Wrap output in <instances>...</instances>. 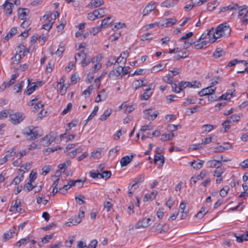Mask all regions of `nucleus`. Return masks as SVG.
I'll use <instances>...</instances> for the list:
<instances>
[{
    "instance_id": "39",
    "label": "nucleus",
    "mask_w": 248,
    "mask_h": 248,
    "mask_svg": "<svg viewBox=\"0 0 248 248\" xmlns=\"http://www.w3.org/2000/svg\"><path fill=\"white\" fill-rule=\"evenodd\" d=\"M163 226L158 223L157 225H155L154 227L155 231H158L159 233H163L166 232V231L163 229Z\"/></svg>"
},
{
    "instance_id": "36",
    "label": "nucleus",
    "mask_w": 248,
    "mask_h": 248,
    "mask_svg": "<svg viewBox=\"0 0 248 248\" xmlns=\"http://www.w3.org/2000/svg\"><path fill=\"white\" fill-rule=\"evenodd\" d=\"M230 190L229 186H225L223 187L220 191L219 194L222 197H225L228 194V191Z\"/></svg>"
},
{
    "instance_id": "2",
    "label": "nucleus",
    "mask_w": 248,
    "mask_h": 248,
    "mask_svg": "<svg viewBox=\"0 0 248 248\" xmlns=\"http://www.w3.org/2000/svg\"><path fill=\"white\" fill-rule=\"evenodd\" d=\"M23 133L27 136H30L29 139L31 140L38 139L42 135L41 128L38 126L34 127L33 125L25 128Z\"/></svg>"
},
{
    "instance_id": "53",
    "label": "nucleus",
    "mask_w": 248,
    "mask_h": 248,
    "mask_svg": "<svg viewBox=\"0 0 248 248\" xmlns=\"http://www.w3.org/2000/svg\"><path fill=\"white\" fill-rule=\"evenodd\" d=\"M240 117L239 115L234 114L231 116L229 120L231 123H232L238 121L240 120Z\"/></svg>"
},
{
    "instance_id": "21",
    "label": "nucleus",
    "mask_w": 248,
    "mask_h": 248,
    "mask_svg": "<svg viewBox=\"0 0 248 248\" xmlns=\"http://www.w3.org/2000/svg\"><path fill=\"white\" fill-rule=\"evenodd\" d=\"M81 221V219L79 218V217H77L75 216L73 218L70 219V221L69 222H66L65 225L66 226L69 227L71 226V224H72L74 225H76L79 224Z\"/></svg>"
},
{
    "instance_id": "30",
    "label": "nucleus",
    "mask_w": 248,
    "mask_h": 248,
    "mask_svg": "<svg viewBox=\"0 0 248 248\" xmlns=\"http://www.w3.org/2000/svg\"><path fill=\"white\" fill-rule=\"evenodd\" d=\"M248 13V7L246 5H244L242 7V9L239 12V16H246Z\"/></svg>"
},
{
    "instance_id": "56",
    "label": "nucleus",
    "mask_w": 248,
    "mask_h": 248,
    "mask_svg": "<svg viewBox=\"0 0 248 248\" xmlns=\"http://www.w3.org/2000/svg\"><path fill=\"white\" fill-rule=\"evenodd\" d=\"M36 174L37 173L36 172H33V170H32L29 175V179L28 181L31 183L33 182L36 178Z\"/></svg>"
},
{
    "instance_id": "34",
    "label": "nucleus",
    "mask_w": 248,
    "mask_h": 248,
    "mask_svg": "<svg viewBox=\"0 0 248 248\" xmlns=\"http://www.w3.org/2000/svg\"><path fill=\"white\" fill-rule=\"evenodd\" d=\"M144 175H140L139 176V177L135 178L134 179H133L134 183L131 185V187L135 186L136 184H138L139 183L143 182L144 181Z\"/></svg>"
},
{
    "instance_id": "49",
    "label": "nucleus",
    "mask_w": 248,
    "mask_h": 248,
    "mask_svg": "<svg viewBox=\"0 0 248 248\" xmlns=\"http://www.w3.org/2000/svg\"><path fill=\"white\" fill-rule=\"evenodd\" d=\"M105 208L107 209V212H109L113 207L112 204L109 201H105L104 202Z\"/></svg>"
},
{
    "instance_id": "17",
    "label": "nucleus",
    "mask_w": 248,
    "mask_h": 248,
    "mask_svg": "<svg viewBox=\"0 0 248 248\" xmlns=\"http://www.w3.org/2000/svg\"><path fill=\"white\" fill-rule=\"evenodd\" d=\"M104 3L103 0H91L88 6H91V8H96L99 7Z\"/></svg>"
},
{
    "instance_id": "32",
    "label": "nucleus",
    "mask_w": 248,
    "mask_h": 248,
    "mask_svg": "<svg viewBox=\"0 0 248 248\" xmlns=\"http://www.w3.org/2000/svg\"><path fill=\"white\" fill-rule=\"evenodd\" d=\"M111 175V172L110 170L103 171L101 173V178L105 179L106 180L109 178Z\"/></svg>"
},
{
    "instance_id": "60",
    "label": "nucleus",
    "mask_w": 248,
    "mask_h": 248,
    "mask_svg": "<svg viewBox=\"0 0 248 248\" xmlns=\"http://www.w3.org/2000/svg\"><path fill=\"white\" fill-rule=\"evenodd\" d=\"M194 0H191V3L186 5L184 8V10L185 11H188L192 9L196 4V2H194Z\"/></svg>"
},
{
    "instance_id": "27",
    "label": "nucleus",
    "mask_w": 248,
    "mask_h": 248,
    "mask_svg": "<svg viewBox=\"0 0 248 248\" xmlns=\"http://www.w3.org/2000/svg\"><path fill=\"white\" fill-rule=\"evenodd\" d=\"M85 199V196L81 194L79 195L78 196L75 197L76 202L79 205L85 204L86 202L84 200Z\"/></svg>"
},
{
    "instance_id": "62",
    "label": "nucleus",
    "mask_w": 248,
    "mask_h": 248,
    "mask_svg": "<svg viewBox=\"0 0 248 248\" xmlns=\"http://www.w3.org/2000/svg\"><path fill=\"white\" fill-rule=\"evenodd\" d=\"M23 175H22L21 177H19L17 176L12 181V184H14L15 185L18 184L23 179Z\"/></svg>"
},
{
    "instance_id": "48",
    "label": "nucleus",
    "mask_w": 248,
    "mask_h": 248,
    "mask_svg": "<svg viewBox=\"0 0 248 248\" xmlns=\"http://www.w3.org/2000/svg\"><path fill=\"white\" fill-rule=\"evenodd\" d=\"M208 173V172L206 170H202L200 174L198 175L197 176H196L197 179L200 180L203 179L207 175Z\"/></svg>"
},
{
    "instance_id": "54",
    "label": "nucleus",
    "mask_w": 248,
    "mask_h": 248,
    "mask_svg": "<svg viewBox=\"0 0 248 248\" xmlns=\"http://www.w3.org/2000/svg\"><path fill=\"white\" fill-rule=\"evenodd\" d=\"M85 181V178L84 179H78L75 180V186H77L79 188L82 187Z\"/></svg>"
},
{
    "instance_id": "50",
    "label": "nucleus",
    "mask_w": 248,
    "mask_h": 248,
    "mask_svg": "<svg viewBox=\"0 0 248 248\" xmlns=\"http://www.w3.org/2000/svg\"><path fill=\"white\" fill-rule=\"evenodd\" d=\"M98 109H99L98 107L95 106L94 108V109H93V112L91 113V114L88 117V119L86 120V121L91 120L96 114V113L98 111Z\"/></svg>"
},
{
    "instance_id": "29",
    "label": "nucleus",
    "mask_w": 248,
    "mask_h": 248,
    "mask_svg": "<svg viewBox=\"0 0 248 248\" xmlns=\"http://www.w3.org/2000/svg\"><path fill=\"white\" fill-rule=\"evenodd\" d=\"M110 17H108L102 20V23L100 26L102 28H105L108 27V26L111 23V21H109L110 20Z\"/></svg>"
},
{
    "instance_id": "12",
    "label": "nucleus",
    "mask_w": 248,
    "mask_h": 248,
    "mask_svg": "<svg viewBox=\"0 0 248 248\" xmlns=\"http://www.w3.org/2000/svg\"><path fill=\"white\" fill-rule=\"evenodd\" d=\"M16 228L14 226L9 229V231L5 232L3 235V239L4 241H6L12 238L15 233Z\"/></svg>"
},
{
    "instance_id": "26",
    "label": "nucleus",
    "mask_w": 248,
    "mask_h": 248,
    "mask_svg": "<svg viewBox=\"0 0 248 248\" xmlns=\"http://www.w3.org/2000/svg\"><path fill=\"white\" fill-rule=\"evenodd\" d=\"M216 127V125L207 124H204L202 126V129L203 130L202 133L209 132L212 129Z\"/></svg>"
},
{
    "instance_id": "23",
    "label": "nucleus",
    "mask_w": 248,
    "mask_h": 248,
    "mask_svg": "<svg viewBox=\"0 0 248 248\" xmlns=\"http://www.w3.org/2000/svg\"><path fill=\"white\" fill-rule=\"evenodd\" d=\"M190 165L195 169L199 170L202 167L204 163L203 160H200V162L196 163V161L194 160L192 162L189 163Z\"/></svg>"
},
{
    "instance_id": "37",
    "label": "nucleus",
    "mask_w": 248,
    "mask_h": 248,
    "mask_svg": "<svg viewBox=\"0 0 248 248\" xmlns=\"http://www.w3.org/2000/svg\"><path fill=\"white\" fill-rule=\"evenodd\" d=\"M21 59L22 57L21 55L17 53H16L15 56L12 58V60L13 61V63L15 64H18L20 62Z\"/></svg>"
},
{
    "instance_id": "47",
    "label": "nucleus",
    "mask_w": 248,
    "mask_h": 248,
    "mask_svg": "<svg viewBox=\"0 0 248 248\" xmlns=\"http://www.w3.org/2000/svg\"><path fill=\"white\" fill-rule=\"evenodd\" d=\"M232 93H226L223 94L220 96L218 97V100H226L228 99H230V97L232 96Z\"/></svg>"
},
{
    "instance_id": "44",
    "label": "nucleus",
    "mask_w": 248,
    "mask_h": 248,
    "mask_svg": "<svg viewBox=\"0 0 248 248\" xmlns=\"http://www.w3.org/2000/svg\"><path fill=\"white\" fill-rule=\"evenodd\" d=\"M53 24V22H52L51 20H49L47 23L42 26V28L49 31L51 29Z\"/></svg>"
},
{
    "instance_id": "51",
    "label": "nucleus",
    "mask_w": 248,
    "mask_h": 248,
    "mask_svg": "<svg viewBox=\"0 0 248 248\" xmlns=\"http://www.w3.org/2000/svg\"><path fill=\"white\" fill-rule=\"evenodd\" d=\"M37 88V85L36 83H34V85L31 87L29 88L26 91V93L28 95H30Z\"/></svg>"
},
{
    "instance_id": "52",
    "label": "nucleus",
    "mask_w": 248,
    "mask_h": 248,
    "mask_svg": "<svg viewBox=\"0 0 248 248\" xmlns=\"http://www.w3.org/2000/svg\"><path fill=\"white\" fill-rule=\"evenodd\" d=\"M98 12L99 17L102 18L104 17L106 15V11L107 10L105 8H101L97 9Z\"/></svg>"
},
{
    "instance_id": "33",
    "label": "nucleus",
    "mask_w": 248,
    "mask_h": 248,
    "mask_svg": "<svg viewBox=\"0 0 248 248\" xmlns=\"http://www.w3.org/2000/svg\"><path fill=\"white\" fill-rule=\"evenodd\" d=\"M16 148L13 147V148L10 149V150H8L6 152V155L5 156L8 159V158L15 155H16Z\"/></svg>"
},
{
    "instance_id": "45",
    "label": "nucleus",
    "mask_w": 248,
    "mask_h": 248,
    "mask_svg": "<svg viewBox=\"0 0 248 248\" xmlns=\"http://www.w3.org/2000/svg\"><path fill=\"white\" fill-rule=\"evenodd\" d=\"M224 170H223L221 167L218 168V169H217L216 170H215L214 171V175L215 176H216V177H220L222 174L224 172Z\"/></svg>"
},
{
    "instance_id": "4",
    "label": "nucleus",
    "mask_w": 248,
    "mask_h": 248,
    "mask_svg": "<svg viewBox=\"0 0 248 248\" xmlns=\"http://www.w3.org/2000/svg\"><path fill=\"white\" fill-rule=\"evenodd\" d=\"M190 82L188 81H181L179 83V86L176 84L172 85V90L175 93H179L186 87H190Z\"/></svg>"
},
{
    "instance_id": "59",
    "label": "nucleus",
    "mask_w": 248,
    "mask_h": 248,
    "mask_svg": "<svg viewBox=\"0 0 248 248\" xmlns=\"http://www.w3.org/2000/svg\"><path fill=\"white\" fill-rule=\"evenodd\" d=\"M30 237H27L25 238H23L18 241L16 243V246L18 247H20L21 245L27 243V241L29 240Z\"/></svg>"
},
{
    "instance_id": "64",
    "label": "nucleus",
    "mask_w": 248,
    "mask_h": 248,
    "mask_svg": "<svg viewBox=\"0 0 248 248\" xmlns=\"http://www.w3.org/2000/svg\"><path fill=\"white\" fill-rule=\"evenodd\" d=\"M208 99L209 101H216L218 100V97H217L214 93L210 94L208 97Z\"/></svg>"
},
{
    "instance_id": "43",
    "label": "nucleus",
    "mask_w": 248,
    "mask_h": 248,
    "mask_svg": "<svg viewBox=\"0 0 248 248\" xmlns=\"http://www.w3.org/2000/svg\"><path fill=\"white\" fill-rule=\"evenodd\" d=\"M178 127L181 128V125L170 124L168 126L167 128L168 131L176 132L175 131Z\"/></svg>"
},
{
    "instance_id": "42",
    "label": "nucleus",
    "mask_w": 248,
    "mask_h": 248,
    "mask_svg": "<svg viewBox=\"0 0 248 248\" xmlns=\"http://www.w3.org/2000/svg\"><path fill=\"white\" fill-rule=\"evenodd\" d=\"M80 63L81 66L83 67L87 66L90 63V60L87 58V55H86V56L82 58V60Z\"/></svg>"
},
{
    "instance_id": "63",
    "label": "nucleus",
    "mask_w": 248,
    "mask_h": 248,
    "mask_svg": "<svg viewBox=\"0 0 248 248\" xmlns=\"http://www.w3.org/2000/svg\"><path fill=\"white\" fill-rule=\"evenodd\" d=\"M231 123L229 120L228 119L226 121H224L222 125L224 127V131L225 132H226L228 130H229L230 128V126L229 125V124Z\"/></svg>"
},
{
    "instance_id": "46",
    "label": "nucleus",
    "mask_w": 248,
    "mask_h": 248,
    "mask_svg": "<svg viewBox=\"0 0 248 248\" xmlns=\"http://www.w3.org/2000/svg\"><path fill=\"white\" fill-rule=\"evenodd\" d=\"M101 151L99 150H95L93 152H92L91 155V158H92L93 159H95L99 158L101 156Z\"/></svg>"
},
{
    "instance_id": "61",
    "label": "nucleus",
    "mask_w": 248,
    "mask_h": 248,
    "mask_svg": "<svg viewBox=\"0 0 248 248\" xmlns=\"http://www.w3.org/2000/svg\"><path fill=\"white\" fill-rule=\"evenodd\" d=\"M224 54V52L222 50H217V49L215 51L213 54V56L216 58H219L221 56H223Z\"/></svg>"
},
{
    "instance_id": "40",
    "label": "nucleus",
    "mask_w": 248,
    "mask_h": 248,
    "mask_svg": "<svg viewBox=\"0 0 248 248\" xmlns=\"http://www.w3.org/2000/svg\"><path fill=\"white\" fill-rule=\"evenodd\" d=\"M101 29L102 28L100 26H98L97 27L92 28L90 30V32L91 34L95 35L96 33L99 32L101 30Z\"/></svg>"
},
{
    "instance_id": "7",
    "label": "nucleus",
    "mask_w": 248,
    "mask_h": 248,
    "mask_svg": "<svg viewBox=\"0 0 248 248\" xmlns=\"http://www.w3.org/2000/svg\"><path fill=\"white\" fill-rule=\"evenodd\" d=\"M13 6L14 4L12 2H9L8 0H6L4 3L1 6V7L4 9V11L6 15L8 16L12 15Z\"/></svg>"
},
{
    "instance_id": "13",
    "label": "nucleus",
    "mask_w": 248,
    "mask_h": 248,
    "mask_svg": "<svg viewBox=\"0 0 248 248\" xmlns=\"http://www.w3.org/2000/svg\"><path fill=\"white\" fill-rule=\"evenodd\" d=\"M155 4V2H151L147 4L144 9L143 10L142 14L143 16H146L155 10L154 5Z\"/></svg>"
},
{
    "instance_id": "38",
    "label": "nucleus",
    "mask_w": 248,
    "mask_h": 248,
    "mask_svg": "<svg viewBox=\"0 0 248 248\" xmlns=\"http://www.w3.org/2000/svg\"><path fill=\"white\" fill-rule=\"evenodd\" d=\"M153 38L152 34L150 33H145L140 36V40L145 41L148 40L152 39Z\"/></svg>"
},
{
    "instance_id": "19",
    "label": "nucleus",
    "mask_w": 248,
    "mask_h": 248,
    "mask_svg": "<svg viewBox=\"0 0 248 248\" xmlns=\"http://www.w3.org/2000/svg\"><path fill=\"white\" fill-rule=\"evenodd\" d=\"M186 207V204L184 202H181L179 208L181 210L182 216L181 218L182 219H185L188 215L189 212L188 211H185Z\"/></svg>"
},
{
    "instance_id": "16",
    "label": "nucleus",
    "mask_w": 248,
    "mask_h": 248,
    "mask_svg": "<svg viewBox=\"0 0 248 248\" xmlns=\"http://www.w3.org/2000/svg\"><path fill=\"white\" fill-rule=\"evenodd\" d=\"M154 162L159 167L162 166L164 163V157L163 155H155L154 158Z\"/></svg>"
},
{
    "instance_id": "1",
    "label": "nucleus",
    "mask_w": 248,
    "mask_h": 248,
    "mask_svg": "<svg viewBox=\"0 0 248 248\" xmlns=\"http://www.w3.org/2000/svg\"><path fill=\"white\" fill-rule=\"evenodd\" d=\"M231 29L227 23H224L218 25L216 28L213 37L209 38V40L211 43H214L217 38H220L221 36H229L231 34Z\"/></svg>"
},
{
    "instance_id": "20",
    "label": "nucleus",
    "mask_w": 248,
    "mask_h": 248,
    "mask_svg": "<svg viewBox=\"0 0 248 248\" xmlns=\"http://www.w3.org/2000/svg\"><path fill=\"white\" fill-rule=\"evenodd\" d=\"M25 11H29L27 8H18V17L21 20H26L27 13Z\"/></svg>"
},
{
    "instance_id": "58",
    "label": "nucleus",
    "mask_w": 248,
    "mask_h": 248,
    "mask_svg": "<svg viewBox=\"0 0 248 248\" xmlns=\"http://www.w3.org/2000/svg\"><path fill=\"white\" fill-rule=\"evenodd\" d=\"M53 234L46 235L45 237L42 238V242L45 244L47 243L49 240L51 239L53 237Z\"/></svg>"
},
{
    "instance_id": "11",
    "label": "nucleus",
    "mask_w": 248,
    "mask_h": 248,
    "mask_svg": "<svg viewBox=\"0 0 248 248\" xmlns=\"http://www.w3.org/2000/svg\"><path fill=\"white\" fill-rule=\"evenodd\" d=\"M123 71V66H119L115 69H113L110 71L108 76L110 78H113L114 77L119 76Z\"/></svg>"
},
{
    "instance_id": "25",
    "label": "nucleus",
    "mask_w": 248,
    "mask_h": 248,
    "mask_svg": "<svg viewBox=\"0 0 248 248\" xmlns=\"http://www.w3.org/2000/svg\"><path fill=\"white\" fill-rule=\"evenodd\" d=\"M132 86L134 88L135 90H137L142 86H145V84L143 83V80H137L133 82Z\"/></svg>"
},
{
    "instance_id": "3",
    "label": "nucleus",
    "mask_w": 248,
    "mask_h": 248,
    "mask_svg": "<svg viewBox=\"0 0 248 248\" xmlns=\"http://www.w3.org/2000/svg\"><path fill=\"white\" fill-rule=\"evenodd\" d=\"M228 160L223 159V155L220 156V159H214L212 160L208 161L206 163L207 168H216L218 169L222 165V162H227Z\"/></svg>"
},
{
    "instance_id": "6",
    "label": "nucleus",
    "mask_w": 248,
    "mask_h": 248,
    "mask_svg": "<svg viewBox=\"0 0 248 248\" xmlns=\"http://www.w3.org/2000/svg\"><path fill=\"white\" fill-rule=\"evenodd\" d=\"M151 219L150 218H143L140 220L136 224V229L146 228L151 225Z\"/></svg>"
},
{
    "instance_id": "57",
    "label": "nucleus",
    "mask_w": 248,
    "mask_h": 248,
    "mask_svg": "<svg viewBox=\"0 0 248 248\" xmlns=\"http://www.w3.org/2000/svg\"><path fill=\"white\" fill-rule=\"evenodd\" d=\"M70 161H66L65 162H64L63 164H61L59 165L58 167L59 168L62 170H65L70 165Z\"/></svg>"
},
{
    "instance_id": "41",
    "label": "nucleus",
    "mask_w": 248,
    "mask_h": 248,
    "mask_svg": "<svg viewBox=\"0 0 248 248\" xmlns=\"http://www.w3.org/2000/svg\"><path fill=\"white\" fill-rule=\"evenodd\" d=\"M36 187L35 186H33L32 184V183L30 182H28L24 186V188L25 189V188H27V192H29L30 191H31V190H32L34 188H35Z\"/></svg>"
},
{
    "instance_id": "18",
    "label": "nucleus",
    "mask_w": 248,
    "mask_h": 248,
    "mask_svg": "<svg viewBox=\"0 0 248 248\" xmlns=\"http://www.w3.org/2000/svg\"><path fill=\"white\" fill-rule=\"evenodd\" d=\"M121 58V56H119L117 60H116L115 57L114 56H110L108 59L107 63V66H110L113 64H115L116 63H121V61H119V59Z\"/></svg>"
},
{
    "instance_id": "9",
    "label": "nucleus",
    "mask_w": 248,
    "mask_h": 248,
    "mask_svg": "<svg viewBox=\"0 0 248 248\" xmlns=\"http://www.w3.org/2000/svg\"><path fill=\"white\" fill-rule=\"evenodd\" d=\"M216 89V87L213 89L212 86H210L202 90L199 92L198 94L200 96L209 95L210 94H212V93H214Z\"/></svg>"
},
{
    "instance_id": "24",
    "label": "nucleus",
    "mask_w": 248,
    "mask_h": 248,
    "mask_svg": "<svg viewBox=\"0 0 248 248\" xmlns=\"http://www.w3.org/2000/svg\"><path fill=\"white\" fill-rule=\"evenodd\" d=\"M177 135L176 132H172L171 134H164L161 136V140L162 141H166L168 140H170L172 139L174 136Z\"/></svg>"
},
{
    "instance_id": "14",
    "label": "nucleus",
    "mask_w": 248,
    "mask_h": 248,
    "mask_svg": "<svg viewBox=\"0 0 248 248\" xmlns=\"http://www.w3.org/2000/svg\"><path fill=\"white\" fill-rule=\"evenodd\" d=\"M134 156L135 155H131L130 156L126 155L123 157L120 161L122 167L126 166L130 163Z\"/></svg>"
},
{
    "instance_id": "35",
    "label": "nucleus",
    "mask_w": 248,
    "mask_h": 248,
    "mask_svg": "<svg viewBox=\"0 0 248 248\" xmlns=\"http://www.w3.org/2000/svg\"><path fill=\"white\" fill-rule=\"evenodd\" d=\"M152 92H145L140 96V99L143 100H148L150 96L152 95Z\"/></svg>"
},
{
    "instance_id": "31",
    "label": "nucleus",
    "mask_w": 248,
    "mask_h": 248,
    "mask_svg": "<svg viewBox=\"0 0 248 248\" xmlns=\"http://www.w3.org/2000/svg\"><path fill=\"white\" fill-rule=\"evenodd\" d=\"M24 80H22L14 86V90H16V93H19L22 90L24 86Z\"/></svg>"
},
{
    "instance_id": "22",
    "label": "nucleus",
    "mask_w": 248,
    "mask_h": 248,
    "mask_svg": "<svg viewBox=\"0 0 248 248\" xmlns=\"http://www.w3.org/2000/svg\"><path fill=\"white\" fill-rule=\"evenodd\" d=\"M239 7V6L237 4H233L229 5L227 6L223 7L221 8V9L220 10L219 13L220 12H225L228 10H232L233 9L236 10L237 8Z\"/></svg>"
},
{
    "instance_id": "5",
    "label": "nucleus",
    "mask_w": 248,
    "mask_h": 248,
    "mask_svg": "<svg viewBox=\"0 0 248 248\" xmlns=\"http://www.w3.org/2000/svg\"><path fill=\"white\" fill-rule=\"evenodd\" d=\"M10 121L14 124H17L23 121L24 117L23 114L21 112H16L10 115Z\"/></svg>"
},
{
    "instance_id": "28",
    "label": "nucleus",
    "mask_w": 248,
    "mask_h": 248,
    "mask_svg": "<svg viewBox=\"0 0 248 248\" xmlns=\"http://www.w3.org/2000/svg\"><path fill=\"white\" fill-rule=\"evenodd\" d=\"M112 112L111 109H107L104 113L100 116V119L101 121L106 120L108 117L111 114Z\"/></svg>"
},
{
    "instance_id": "55",
    "label": "nucleus",
    "mask_w": 248,
    "mask_h": 248,
    "mask_svg": "<svg viewBox=\"0 0 248 248\" xmlns=\"http://www.w3.org/2000/svg\"><path fill=\"white\" fill-rule=\"evenodd\" d=\"M162 65L161 63H159L158 64H157L156 65L152 67L151 69V72L152 73H155L159 72L160 71L162 70L163 68H159V67H162Z\"/></svg>"
},
{
    "instance_id": "15",
    "label": "nucleus",
    "mask_w": 248,
    "mask_h": 248,
    "mask_svg": "<svg viewBox=\"0 0 248 248\" xmlns=\"http://www.w3.org/2000/svg\"><path fill=\"white\" fill-rule=\"evenodd\" d=\"M21 205V203L19 200L16 199L14 205L11 206L10 211L20 212L22 210Z\"/></svg>"
},
{
    "instance_id": "10",
    "label": "nucleus",
    "mask_w": 248,
    "mask_h": 248,
    "mask_svg": "<svg viewBox=\"0 0 248 248\" xmlns=\"http://www.w3.org/2000/svg\"><path fill=\"white\" fill-rule=\"evenodd\" d=\"M55 138L50 135H47L41 139L43 145L47 146L55 140Z\"/></svg>"
},
{
    "instance_id": "8",
    "label": "nucleus",
    "mask_w": 248,
    "mask_h": 248,
    "mask_svg": "<svg viewBox=\"0 0 248 248\" xmlns=\"http://www.w3.org/2000/svg\"><path fill=\"white\" fill-rule=\"evenodd\" d=\"M177 22L176 19L170 18L168 19H165L162 20V22H160V27H171L175 24Z\"/></svg>"
}]
</instances>
